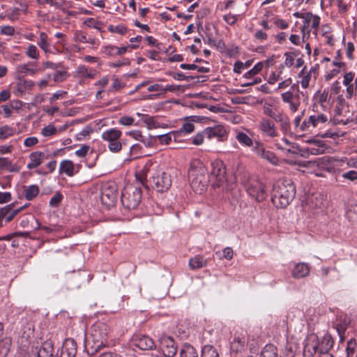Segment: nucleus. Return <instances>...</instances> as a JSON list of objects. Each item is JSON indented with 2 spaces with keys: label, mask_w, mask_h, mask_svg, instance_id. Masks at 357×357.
I'll use <instances>...</instances> for the list:
<instances>
[{
  "label": "nucleus",
  "mask_w": 357,
  "mask_h": 357,
  "mask_svg": "<svg viewBox=\"0 0 357 357\" xmlns=\"http://www.w3.org/2000/svg\"><path fill=\"white\" fill-rule=\"evenodd\" d=\"M296 188L289 179H280L273 185L271 202L277 208H286L294 199Z\"/></svg>",
  "instance_id": "nucleus-1"
},
{
  "label": "nucleus",
  "mask_w": 357,
  "mask_h": 357,
  "mask_svg": "<svg viewBox=\"0 0 357 357\" xmlns=\"http://www.w3.org/2000/svg\"><path fill=\"white\" fill-rule=\"evenodd\" d=\"M188 177L192 189L197 194L204 193L211 182L206 167L199 160L191 163Z\"/></svg>",
  "instance_id": "nucleus-2"
},
{
  "label": "nucleus",
  "mask_w": 357,
  "mask_h": 357,
  "mask_svg": "<svg viewBox=\"0 0 357 357\" xmlns=\"http://www.w3.org/2000/svg\"><path fill=\"white\" fill-rule=\"evenodd\" d=\"M54 36L59 40L56 42L55 45H52L47 34L45 32H40L39 33L37 45L47 57L50 55H56L61 53V51L56 47V45H66V36L63 33L57 32L55 33Z\"/></svg>",
  "instance_id": "nucleus-3"
},
{
  "label": "nucleus",
  "mask_w": 357,
  "mask_h": 357,
  "mask_svg": "<svg viewBox=\"0 0 357 357\" xmlns=\"http://www.w3.org/2000/svg\"><path fill=\"white\" fill-rule=\"evenodd\" d=\"M172 183L170 174L160 168L150 176L149 184L151 187L158 192H167L172 186Z\"/></svg>",
  "instance_id": "nucleus-4"
},
{
  "label": "nucleus",
  "mask_w": 357,
  "mask_h": 357,
  "mask_svg": "<svg viewBox=\"0 0 357 357\" xmlns=\"http://www.w3.org/2000/svg\"><path fill=\"white\" fill-rule=\"evenodd\" d=\"M326 206L325 196L321 194H314L307 198V202L303 205V207L307 216L310 218L322 213Z\"/></svg>",
  "instance_id": "nucleus-5"
},
{
  "label": "nucleus",
  "mask_w": 357,
  "mask_h": 357,
  "mask_svg": "<svg viewBox=\"0 0 357 357\" xmlns=\"http://www.w3.org/2000/svg\"><path fill=\"white\" fill-rule=\"evenodd\" d=\"M142 197L140 188L130 185L122 192L121 202L128 209H135L139 205Z\"/></svg>",
  "instance_id": "nucleus-6"
},
{
  "label": "nucleus",
  "mask_w": 357,
  "mask_h": 357,
  "mask_svg": "<svg viewBox=\"0 0 357 357\" xmlns=\"http://www.w3.org/2000/svg\"><path fill=\"white\" fill-rule=\"evenodd\" d=\"M122 132L117 128H109L102 132V139L107 143L109 150L112 153H118L122 149L120 142Z\"/></svg>",
  "instance_id": "nucleus-7"
},
{
  "label": "nucleus",
  "mask_w": 357,
  "mask_h": 357,
  "mask_svg": "<svg viewBox=\"0 0 357 357\" xmlns=\"http://www.w3.org/2000/svg\"><path fill=\"white\" fill-rule=\"evenodd\" d=\"M226 168L222 160H215L211 163V172L209 176L213 188L221 186L226 181Z\"/></svg>",
  "instance_id": "nucleus-8"
},
{
  "label": "nucleus",
  "mask_w": 357,
  "mask_h": 357,
  "mask_svg": "<svg viewBox=\"0 0 357 357\" xmlns=\"http://www.w3.org/2000/svg\"><path fill=\"white\" fill-rule=\"evenodd\" d=\"M299 93L298 85L294 84L289 91L281 94L282 101L289 105V108L292 112H296L301 105Z\"/></svg>",
  "instance_id": "nucleus-9"
},
{
  "label": "nucleus",
  "mask_w": 357,
  "mask_h": 357,
  "mask_svg": "<svg viewBox=\"0 0 357 357\" xmlns=\"http://www.w3.org/2000/svg\"><path fill=\"white\" fill-rule=\"evenodd\" d=\"M342 84L345 87L347 99H351L357 96V77L355 72H345L343 75Z\"/></svg>",
  "instance_id": "nucleus-10"
},
{
  "label": "nucleus",
  "mask_w": 357,
  "mask_h": 357,
  "mask_svg": "<svg viewBox=\"0 0 357 357\" xmlns=\"http://www.w3.org/2000/svg\"><path fill=\"white\" fill-rule=\"evenodd\" d=\"M251 150L257 156L264 160H266L271 164L274 165L278 164V158L275 155L273 152L266 149L264 145L261 142L255 141V144Z\"/></svg>",
  "instance_id": "nucleus-11"
},
{
  "label": "nucleus",
  "mask_w": 357,
  "mask_h": 357,
  "mask_svg": "<svg viewBox=\"0 0 357 357\" xmlns=\"http://www.w3.org/2000/svg\"><path fill=\"white\" fill-rule=\"evenodd\" d=\"M247 192L258 202L263 201L266 197L265 185L258 179H252L249 181Z\"/></svg>",
  "instance_id": "nucleus-12"
},
{
  "label": "nucleus",
  "mask_w": 357,
  "mask_h": 357,
  "mask_svg": "<svg viewBox=\"0 0 357 357\" xmlns=\"http://www.w3.org/2000/svg\"><path fill=\"white\" fill-rule=\"evenodd\" d=\"M100 199L103 204L109 206L117 199V188L114 183L105 184L100 192Z\"/></svg>",
  "instance_id": "nucleus-13"
},
{
  "label": "nucleus",
  "mask_w": 357,
  "mask_h": 357,
  "mask_svg": "<svg viewBox=\"0 0 357 357\" xmlns=\"http://www.w3.org/2000/svg\"><path fill=\"white\" fill-rule=\"evenodd\" d=\"M258 130L265 137L275 138L279 136V131L275 123L266 117L261 118L259 121Z\"/></svg>",
  "instance_id": "nucleus-14"
},
{
  "label": "nucleus",
  "mask_w": 357,
  "mask_h": 357,
  "mask_svg": "<svg viewBox=\"0 0 357 357\" xmlns=\"http://www.w3.org/2000/svg\"><path fill=\"white\" fill-rule=\"evenodd\" d=\"M342 51L338 50L335 52V55L332 61V66L334 67L333 69L328 71L325 75L324 79L328 82L333 77L337 76L342 70L344 71L347 68V63L342 61Z\"/></svg>",
  "instance_id": "nucleus-15"
},
{
  "label": "nucleus",
  "mask_w": 357,
  "mask_h": 357,
  "mask_svg": "<svg viewBox=\"0 0 357 357\" xmlns=\"http://www.w3.org/2000/svg\"><path fill=\"white\" fill-rule=\"evenodd\" d=\"M41 70L36 62L29 61L19 64L15 68V78L20 79L26 75L34 76Z\"/></svg>",
  "instance_id": "nucleus-16"
},
{
  "label": "nucleus",
  "mask_w": 357,
  "mask_h": 357,
  "mask_svg": "<svg viewBox=\"0 0 357 357\" xmlns=\"http://www.w3.org/2000/svg\"><path fill=\"white\" fill-rule=\"evenodd\" d=\"M319 339L314 333L309 334L304 342L303 357H313L319 353Z\"/></svg>",
  "instance_id": "nucleus-17"
},
{
  "label": "nucleus",
  "mask_w": 357,
  "mask_h": 357,
  "mask_svg": "<svg viewBox=\"0 0 357 357\" xmlns=\"http://www.w3.org/2000/svg\"><path fill=\"white\" fill-rule=\"evenodd\" d=\"M160 349L165 357H173L177 352V346L174 340L167 335L159 339Z\"/></svg>",
  "instance_id": "nucleus-18"
},
{
  "label": "nucleus",
  "mask_w": 357,
  "mask_h": 357,
  "mask_svg": "<svg viewBox=\"0 0 357 357\" xmlns=\"http://www.w3.org/2000/svg\"><path fill=\"white\" fill-rule=\"evenodd\" d=\"M107 333V328L105 324L101 323L93 326L91 337L93 342L97 344L98 349L105 346Z\"/></svg>",
  "instance_id": "nucleus-19"
},
{
  "label": "nucleus",
  "mask_w": 357,
  "mask_h": 357,
  "mask_svg": "<svg viewBox=\"0 0 357 357\" xmlns=\"http://www.w3.org/2000/svg\"><path fill=\"white\" fill-rule=\"evenodd\" d=\"M301 18L303 20L302 28L312 31L313 33L317 36L318 27L320 24V17L312 13H305L301 15Z\"/></svg>",
  "instance_id": "nucleus-20"
},
{
  "label": "nucleus",
  "mask_w": 357,
  "mask_h": 357,
  "mask_svg": "<svg viewBox=\"0 0 357 357\" xmlns=\"http://www.w3.org/2000/svg\"><path fill=\"white\" fill-rule=\"evenodd\" d=\"M138 168L139 169L135 175L137 178L142 183L147 178L149 174H151V176L155 171L160 169L158 164L151 160H148L142 166L139 165Z\"/></svg>",
  "instance_id": "nucleus-21"
},
{
  "label": "nucleus",
  "mask_w": 357,
  "mask_h": 357,
  "mask_svg": "<svg viewBox=\"0 0 357 357\" xmlns=\"http://www.w3.org/2000/svg\"><path fill=\"white\" fill-rule=\"evenodd\" d=\"M279 106L280 102L277 98L269 97L263 102V113L264 115L274 119L280 113L278 112Z\"/></svg>",
  "instance_id": "nucleus-22"
},
{
  "label": "nucleus",
  "mask_w": 357,
  "mask_h": 357,
  "mask_svg": "<svg viewBox=\"0 0 357 357\" xmlns=\"http://www.w3.org/2000/svg\"><path fill=\"white\" fill-rule=\"evenodd\" d=\"M204 134L208 139L218 138L219 141H224L227 137V131L222 124H216L207 127L204 130Z\"/></svg>",
  "instance_id": "nucleus-23"
},
{
  "label": "nucleus",
  "mask_w": 357,
  "mask_h": 357,
  "mask_svg": "<svg viewBox=\"0 0 357 357\" xmlns=\"http://www.w3.org/2000/svg\"><path fill=\"white\" fill-rule=\"evenodd\" d=\"M133 344L142 350H150L155 348L153 339L145 335H136L132 338Z\"/></svg>",
  "instance_id": "nucleus-24"
},
{
  "label": "nucleus",
  "mask_w": 357,
  "mask_h": 357,
  "mask_svg": "<svg viewBox=\"0 0 357 357\" xmlns=\"http://www.w3.org/2000/svg\"><path fill=\"white\" fill-rule=\"evenodd\" d=\"M98 71L84 65H79L74 72V77L78 79H93L96 77Z\"/></svg>",
  "instance_id": "nucleus-25"
},
{
  "label": "nucleus",
  "mask_w": 357,
  "mask_h": 357,
  "mask_svg": "<svg viewBox=\"0 0 357 357\" xmlns=\"http://www.w3.org/2000/svg\"><path fill=\"white\" fill-rule=\"evenodd\" d=\"M77 354V344L71 338L66 339L61 348V357H75Z\"/></svg>",
  "instance_id": "nucleus-26"
},
{
  "label": "nucleus",
  "mask_w": 357,
  "mask_h": 357,
  "mask_svg": "<svg viewBox=\"0 0 357 357\" xmlns=\"http://www.w3.org/2000/svg\"><path fill=\"white\" fill-rule=\"evenodd\" d=\"M310 268L307 264L299 262L294 265L291 270V275L295 279L307 277L310 274Z\"/></svg>",
  "instance_id": "nucleus-27"
},
{
  "label": "nucleus",
  "mask_w": 357,
  "mask_h": 357,
  "mask_svg": "<svg viewBox=\"0 0 357 357\" xmlns=\"http://www.w3.org/2000/svg\"><path fill=\"white\" fill-rule=\"evenodd\" d=\"M349 159L346 157H342L341 158L331 157V156H324L322 158H319L317 161L314 162H308L310 164H317V165H321L323 166H335L337 165H340L342 162H347Z\"/></svg>",
  "instance_id": "nucleus-28"
},
{
  "label": "nucleus",
  "mask_w": 357,
  "mask_h": 357,
  "mask_svg": "<svg viewBox=\"0 0 357 357\" xmlns=\"http://www.w3.org/2000/svg\"><path fill=\"white\" fill-rule=\"evenodd\" d=\"M29 162L26 167L29 169H33L39 167L45 159V153L42 151H34L29 154Z\"/></svg>",
  "instance_id": "nucleus-29"
},
{
  "label": "nucleus",
  "mask_w": 357,
  "mask_h": 357,
  "mask_svg": "<svg viewBox=\"0 0 357 357\" xmlns=\"http://www.w3.org/2000/svg\"><path fill=\"white\" fill-rule=\"evenodd\" d=\"M13 206V204H11L0 209V220H2L5 218L6 221L9 222L24 208V206H22L11 211Z\"/></svg>",
  "instance_id": "nucleus-30"
},
{
  "label": "nucleus",
  "mask_w": 357,
  "mask_h": 357,
  "mask_svg": "<svg viewBox=\"0 0 357 357\" xmlns=\"http://www.w3.org/2000/svg\"><path fill=\"white\" fill-rule=\"evenodd\" d=\"M59 173L65 174L68 176H73L75 174V165L70 160H62L59 166Z\"/></svg>",
  "instance_id": "nucleus-31"
},
{
  "label": "nucleus",
  "mask_w": 357,
  "mask_h": 357,
  "mask_svg": "<svg viewBox=\"0 0 357 357\" xmlns=\"http://www.w3.org/2000/svg\"><path fill=\"white\" fill-rule=\"evenodd\" d=\"M0 169H6L9 172H18L20 167L16 164H13L8 158H0Z\"/></svg>",
  "instance_id": "nucleus-32"
},
{
  "label": "nucleus",
  "mask_w": 357,
  "mask_h": 357,
  "mask_svg": "<svg viewBox=\"0 0 357 357\" xmlns=\"http://www.w3.org/2000/svg\"><path fill=\"white\" fill-rule=\"evenodd\" d=\"M188 264L191 269H199L207 265V260L201 255H196L189 260Z\"/></svg>",
  "instance_id": "nucleus-33"
},
{
  "label": "nucleus",
  "mask_w": 357,
  "mask_h": 357,
  "mask_svg": "<svg viewBox=\"0 0 357 357\" xmlns=\"http://www.w3.org/2000/svg\"><path fill=\"white\" fill-rule=\"evenodd\" d=\"M195 130V125L194 123L190 121L187 120L185 121L182 126L176 131V133L177 134L178 137H182L188 134L192 133Z\"/></svg>",
  "instance_id": "nucleus-34"
},
{
  "label": "nucleus",
  "mask_w": 357,
  "mask_h": 357,
  "mask_svg": "<svg viewBox=\"0 0 357 357\" xmlns=\"http://www.w3.org/2000/svg\"><path fill=\"white\" fill-rule=\"evenodd\" d=\"M53 346L51 342H45L36 351L37 357H53Z\"/></svg>",
  "instance_id": "nucleus-35"
},
{
  "label": "nucleus",
  "mask_w": 357,
  "mask_h": 357,
  "mask_svg": "<svg viewBox=\"0 0 357 357\" xmlns=\"http://www.w3.org/2000/svg\"><path fill=\"white\" fill-rule=\"evenodd\" d=\"M236 139L242 146L245 147H251L252 149L255 144L253 140L247 134L241 131L236 132Z\"/></svg>",
  "instance_id": "nucleus-36"
},
{
  "label": "nucleus",
  "mask_w": 357,
  "mask_h": 357,
  "mask_svg": "<svg viewBox=\"0 0 357 357\" xmlns=\"http://www.w3.org/2000/svg\"><path fill=\"white\" fill-rule=\"evenodd\" d=\"M275 122L280 123V129L283 132H287L290 129L289 119L283 115L282 113H278V116L273 119Z\"/></svg>",
  "instance_id": "nucleus-37"
},
{
  "label": "nucleus",
  "mask_w": 357,
  "mask_h": 357,
  "mask_svg": "<svg viewBox=\"0 0 357 357\" xmlns=\"http://www.w3.org/2000/svg\"><path fill=\"white\" fill-rule=\"evenodd\" d=\"M333 345V340L330 335L326 334L319 341V352H328Z\"/></svg>",
  "instance_id": "nucleus-38"
},
{
  "label": "nucleus",
  "mask_w": 357,
  "mask_h": 357,
  "mask_svg": "<svg viewBox=\"0 0 357 357\" xmlns=\"http://www.w3.org/2000/svg\"><path fill=\"white\" fill-rule=\"evenodd\" d=\"M278 149L287 150L293 153H296L297 146L294 143L291 142L288 139L284 137L281 142L276 144Z\"/></svg>",
  "instance_id": "nucleus-39"
},
{
  "label": "nucleus",
  "mask_w": 357,
  "mask_h": 357,
  "mask_svg": "<svg viewBox=\"0 0 357 357\" xmlns=\"http://www.w3.org/2000/svg\"><path fill=\"white\" fill-rule=\"evenodd\" d=\"M158 138V142L162 145L169 144L172 140L176 141V138H178V135L176 133V131H172L166 134L159 135L155 136Z\"/></svg>",
  "instance_id": "nucleus-40"
},
{
  "label": "nucleus",
  "mask_w": 357,
  "mask_h": 357,
  "mask_svg": "<svg viewBox=\"0 0 357 357\" xmlns=\"http://www.w3.org/2000/svg\"><path fill=\"white\" fill-rule=\"evenodd\" d=\"M245 345V340L244 337H235L231 342V350L235 353H238L244 349Z\"/></svg>",
  "instance_id": "nucleus-41"
},
{
  "label": "nucleus",
  "mask_w": 357,
  "mask_h": 357,
  "mask_svg": "<svg viewBox=\"0 0 357 357\" xmlns=\"http://www.w3.org/2000/svg\"><path fill=\"white\" fill-rule=\"evenodd\" d=\"M309 118L313 128H321L328 121L327 116L324 114L311 115Z\"/></svg>",
  "instance_id": "nucleus-42"
},
{
  "label": "nucleus",
  "mask_w": 357,
  "mask_h": 357,
  "mask_svg": "<svg viewBox=\"0 0 357 357\" xmlns=\"http://www.w3.org/2000/svg\"><path fill=\"white\" fill-rule=\"evenodd\" d=\"M66 128V126L59 129H56L54 125L49 124L41 130V135L46 137H51L57 135L59 132L63 131Z\"/></svg>",
  "instance_id": "nucleus-43"
},
{
  "label": "nucleus",
  "mask_w": 357,
  "mask_h": 357,
  "mask_svg": "<svg viewBox=\"0 0 357 357\" xmlns=\"http://www.w3.org/2000/svg\"><path fill=\"white\" fill-rule=\"evenodd\" d=\"M25 54L28 58L36 61H38L40 58V51L38 47L33 44L27 45Z\"/></svg>",
  "instance_id": "nucleus-44"
},
{
  "label": "nucleus",
  "mask_w": 357,
  "mask_h": 357,
  "mask_svg": "<svg viewBox=\"0 0 357 357\" xmlns=\"http://www.w3.org/2000/svg\"><path fill=\"white\" fill-rule=\"evenodd\" d=\"M24 193L27 200H31L38 195L39 188L36 185H29L24 188Z\"/></svg>",
  "instance_id": "nucleus-45"
},
{
  "label": "nucleus",
  "mask_w": 357,
  "mask_h": 357,
  "mask_svg": "<svg viewBox=\"0 0 357 357\" xmlns=\"http://www.w3.org/2000/svg\"><path fill=\"white\" fill-rule=\"evenodd\" d=\"M181 357H198L197 350L190 344L183 345L181 351Z\"/></svg>",
  "instance_id": "nucleus-46"
},
{
  "label": "nucleus",
  "mask_w": 357,
  "mask_h": 357,
  "mask_svg": "<svg viewBox=\"0 0 357 357\" xmlns=\"http://www.w3.org/2000/svg\"><path fill=\"white\" fill-rule=\"evenodd\" d=\"M264 66V62H258L257 64L254 66V67L252 69L246 72L243 75V77L245 79H250L255 77V76L257 75L263 69Z\"/></svg>",
  "instance_id": "nucleus-47"
},
{
  "label": "nucleus",
  "mask_w": 357,
  "mask_h": 357,
  "mask_svg": "<svg viewBox=\"0 0 357 357\" xmlns=\"http://www.w3.org/2000/svg\"><path fill=\"white\" fill-rule=\"evenodd\" d=\"M260 357H279L277 349L272 344L266 345L261 352Z\"/></svg>",
  "instance_id": "nucleus-48"
},
{
  "label": "nucleus",
  "mask_w": 357,
  "mask_h": 357,
  "mask_svg": "<svg viewBox=\"0 0 357 357\" xmlns=\"http://www.w3.org/2000/svg\"><path fill=\"white\" fill-rule=\"evenodd\" d=\"M305 68H304L301 71V73L298 74V76L300 77H301V86L303 89H306V88L308 87V86L310 84V79H311L312 72L314 71L313 69H310V70L307 73L305 74V72H304Z\"/></svg>",
  "instance_id": "nucleus-49"
},
{
  "label": "nucleus",
  "mask_w": 357,
  "mask_h": 357,
  "mask_svg": "<svg viewBox=\"0 0 357 357\" xmlns=\"http://www.w3.org/2000/svg\"><path fill=\"white\" fill-rule=\"evenodd\" d=\"M284 69V65L281 64L277 70L273 72L268 77V82L271 84H274L278 81L282 79L281 74Z\"/></svg>",
  "instance_id": "nucleus-50"
},
{
  "label": "nucleus",
  "mask_w": 357,
  "mask_h": 357,
  "mask_svg": "<svg viewBox=\"0 0 357 357\" xmlns=\"http://www.w3.org/2000/svg\"><path fill=\"white\" fill-rule=\"evenodd\" d=\"M144 122L149 130L165 127V124L160 123L154 117L149 116L145 119Z\"/></svg>",
  "instance_id": "nucleus-51"
},
{
  "label": "nucleus",
  "mask_w": 357,
  "mask_h": 357,
  "mask_svg": "<svg viewBox=\"0 0 357 357\" xmlns=\"http://www.w3.org/2000/svg\"><path fill=\"white\" fill-rule=\"evenodd\" d=\"M316 101L319 103L321 106H324L326 102H330V97L328 96V92L324 90V91H318L316 93Z\"/></svg>",
  "instance_id": "nucleus-52"
},
{
  "label": "nucleus",
  "mask_w": 357,
  "mask_h": 357,
  "mask_svg": "<svg viewBox=\"0 0 357 357\" xmlns=\"http://www.w3.org/2000/svg\"><path fill=\"white\" fill-rule=\"evenodd\" d=\"M252 64V61L249 60L243 63L242 61H237L234 64V72L237 74H241L242 70L248 68Z\"/></svg>",
  "instance_id": "nucleus-53"
},
{
  "label": "nucleus",
  "mask_w": 357,
  "mask_h": 357,
  "mask_svg": "<svg viewBox=\"0 0 357 357\" xmlns=\"http://www.w3.org/2000/svg\"><path fill=\"white\" fill-rule=\"evenodd\" d=\"M201 357H220L218 353L212 346L206 345L202 349Z\"/></svg>",
  "instance_id": "nucleus-54"
},
{
  "label": "nucleus",
  "mask_w": 357,
  "mask_h": 357,
  "mask_svg": "<svg viewBox=\"0 0 357 357\" xmlns=\"http://www.w3.org/2000/svg\"><path fill=\"white\" fill-rule=\"evenodd\" d=\"M327 147L324 144L319 145H315L308 149V151L312 155H320L324 154Z\"/></svg>",
  "instance_id": "nucleus-55"
},
{
  "label": "nucleus",
  "mask_w": 357,
  "mask_h": 357,
  "mask_svg": "<svg viewBox=\"0 0 357 357\" xmlns=\"http://www.w3.org/2000/svg\"><path fill=\"white\" fill-rule=\"evenodd\" d=\"M13 133V129L8 126L0 127V139H5L12 136Z\"/></svg>",
  "instance_id": "nucleus-56"
},
{
  "label": "nucleus",
  "mask_w": 357,
  "mask_h": 357,
  "mask_svg": "<svg viewBox=\"0 0 357 357\" xmlns=\"http://www.w3.org/2000/svg\"><path fill=\"white\" fill-rule=\"evenodd\" d=\"M68 77L66 70H57L53 75V79L55 82H61Z\"/></svg>",
  "instance_id": "nucleus-57"
},
{
  "label": "nucleus",
  "mask_w": 357,
  "mask_h": 357,
  "mask_svg": "<svg viewBox=\"0 0 357 357\" xmlns=\"http://www.w3.org/2000/svg\"><path fill=\"white\" fill-rule=\"evenodd\" d=\"M108 30L111 33H116L120 35H125L127 32V28L125 26L121 25V24H119L116 26L109 25L108 26Z\"/></svg>",
  "instance_id": "nucleus-58"
},
{
  "label": "nucleus",
  "mask_w": 357,
  "mask_h": 357,
  "mask_svg": "<svg viewBox=\"0 0 357 357\" xmlns=\"http://www.w3.org/2000/svg\"><path fill=\"white\" fill-rule=\"evenodd\" d=\"M73 40L77 43H87L86 33L82 31H76L74 33Z\"/></svg>",
  "instance_id": "nucleus-59"
},
{
  "label": "nucleus",
  "mask_w": 357,
  "mask_h": 357,
  "mask_svg": "<svg viewBox=\"0 0 357 357\" xmlns=\"http://www.w3.org/2000/svg\"><path fill=\"white\" fill-rule=\"evenodd\" d=\"M20 84L22 86V90H24V91H31L35 86V83L32 80L24 79L22 78H20Z\"/></svg>",
  "instance_id": "nucleus-60"
},
{
  "label": "nucleus",
  "mask_w": 357,
  "mask_h": 357,
  "mask_svg": "<svg viewBox=\"0 0 357 357\" xmlns=\"http://www.w3.org/2000/svg\"><path fill=\"white\" fill-rule=\"evenodd\" d=\"M62 199L63 195L60 192H57L51 197L50 200V205L52 207H57L61 202Z\"/></svg>",
  "instance_id": "nucleus-61"
},
{
  "label": "nucleus",
  "mask_w": 357,
  "mask_h": 357,
  "mask_svg": "<svg viewBox=\"0 0 357 357\" xmlns=\"http://www.w3.org/2000/svg\"><path fill=\"white\" fill-rule=\"evenodd\" d=\"M20 15V10L18 8H13L8 13L6 14V17L10 21L15 22L18 20Z\"/></svg>",
  "instance_id": "nucleus-62"
},
{
  "label": "nucleus",
  "mask_w": 357,
  "mask_h": 357,
  "mask_svg": "<svg viewBox=\"0 0 357 357\" xmlns=\"http://www.w3.org/2000/svg\"><path fill=\"white\" fill-rule=\"evenodd\" d=\"M356 347V340L351 339L347 342V357H352L354 356Z\"/></svg>",
  "instance_id": "nucleus-63"
},
{
  "label": "nucleus",
  "mask_w": 357,
  "mask_h": 357,
  "mask_svg": "<svg viewBox=\"0 0 357 357\" xmlns=\"http://www.w3.org/2000/svg\"><path fill=\"white\" fill-rule=\"evenodd\" d=\"M312 124L310 123V118L305 119L299 126L298 132H311L312 130Z\"/></svg>",
  "instance_id": "nucleus-64"
}]
</instances>
